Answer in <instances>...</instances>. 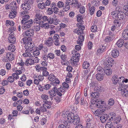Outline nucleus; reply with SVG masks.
Here are the masks:
<instances>
[{"instance_id":"27","label":"nucleus","mask_w":128,"mask_h":128,"mask_svg":"<svg viewBox=\"0 0 128 128\" xmlns=\"http://www.w3.org/2000/svg\"><path fill=\"white\" fill-rule=\"evenodd\" d=\"M100 94L98 92H92L90 93V96L93 98H97L98 97Z\"/></svg>"},{"instance_id":"53","label":"nucleus","mask_w":128,"mask_h":128,"mask_svg":"<svg viewBox=\"0 0 128 128\" xmlns=\"http://www.w3.org/2000/svg\"><path fill=\"white\" fill-rule=\"evenodd\" d=\"M40 54V51L38 50L34 51L33 52V54L34 56H38Z\"/></svg>"},{"instance_id":"38","label":"nucleus","mask_w":128,"mask_h":128,"mask_svg":"<svg viewBox=\"0 0 128 128\" xmlns=\"http://www.w3.org/2000/svg\"><path fill=\"white\" fill-rule=\"evenodd\" d=\"M91 121L90 119L89 118L87 119L86 121V123L88 127L90 128L91 125Z\"/></svg>"},{"instance_id":"3","label":"nucleus","mask_w":128,"mask_h":128,"mask_svg":"<svg viewBox=\"0 0 128 128\" xmlns=\"http://www.w3.org/2000/svg\"><path fill=\"white\" fill-rule=\"evenodd\" d=\"M31 41H27L26 43L25 46L26 49L32 52L34 50L33 48L34 47V45L33 43L31 42ZM24 44L25 43H24Z\"/></svg>"},{"instance_id":"55","label":"nucleus","mask_w":128,"mask_h":128,"mask_svg":"<svg viewBox=\"0 0 128 128\" xmlns=\"http://www.w3.org/2000/svg\"><path fill=\"white\" fill-rule=\"evenodd\" d=\"M85 7L84 6H82L80 8V12L81 14H83L85 12Z\"/></svg>"},{"instance_id":"8","label":"nucleus","mask_w":128,"mask_h":128,"mask_svg":"<svg viewBox=\"0 0 128 128\" xmlns=\"http://www.w3.org/2000/svg\"><path fill=\"white\" fill-rule=\"evenodd\" d=\"M22 7L24 10H29L30 8V4L27 2L23 4L22 5Z\"/></svg>"},{"instance_id":"1","label":"nucleus","mask_w":128,"mask_h":128,"mask_svg":"<svg viewBox=\"0 0 128 128\" xmlns=\"http://www.w3.org/2000/svg\"><path fill=\"white\" fill-rule=\"evenodd\" d=\"M34 33V30L32 29H29L24 32L23 34L25 37L22 39V40L24 43H26L27 41H32V40L31 36H32Z\"/></svg>"},{"instance_id":"39","label":"nucleus","mask_w":128,"mask_h":128,"mask_svg":"<svg viewBox=\"0 0 128 128\" xmlns=\"http://www.w3.org/2000/svg\"><path fill=\"white\" fill-rule=\"evenodd\" d=\"M108 104L110 106H113L114 103V101L113 98L110 99L108 101Z\"/></svg>"},{"instance_id":"37","label":"nucleus","mask_w":128,"mask_h":128,"mask_svg":"<svg viewBox=\"0 0 128 128\" xmlns=\"http://www.w3.org/2000/svg\"><path fill=\"white\" fill-rule=\"evenodd\" d=\"M48 79L50 81H54L56 79L55 76L54 75L50 74L49 76Z\"/></svg>"},{"instance_id":"60","label":"nucleus","mask_w":128,"mask_h":128,"mask_svg":"<svg viewBox=\"0 0 128 128\" xmlns=\"http://www.w3.org/2000/svg\"><path fill=\"white\" fill-rule=\"evenodd\" d=\"M40 29V28L39 25L36 26L34 27V30L36 32L39 31Z\"/></svg>"},{"instance_id":"31","label":"nucleus","mask_w":128,"mask_h":128,"mask_svg":"<svg viewBox=\"0 0 128 128\" xmlns=\"http://www.w3.org/2000/svg\"><path fill=\"white\" fill-rule=\"evenodd\" d=\"M114 25L113 27H118L120 26V23L119 21L117 20H115L114 21Z\"/></svg>"},{"instance_id":"48","label":"nucleus","mask_w":128,"mask_h":128,"mask_svg":"<svg viewBox=\"0 0 128 128\" xmlns=\"http://www.w3.org/2000/svg\"><path fill=\"white\" fill-rule=\"evenodd\" d=\"M36 18H37L39 20H41L42 18V16L40 13H37L36 15Z\"/></svg>"},{"instance_id":"58","label":"nucleus","mask_w":128,"mask_h":128,"mask_svg":"<svg viewBox=\"0 0 128 128\" xmlns=\"http://www.w3.org/2000/svg\"><path fill=\"white\" fill-rule=\"evenodd\" d=\"M51 87V85L50 84H48L45 85L44 86V88L46 90L49 89Z\"/></svg>"},{"instance_id":"34","label":"nucleus","mask_w":128,"mask_h":128,"mask_svg":"<svg viewBox=\"0 0 128 128\" xmlns=\"http://www.w3.org/2000/svg\"><path fill=\"white\" fill-rule=\"evenodd\" d=\"M8 50L12 52H14L15 50V46L14 45L11 44L8 46Z\"/></svg>"},{"instance_id":"26","label":"nucleus","mask_w":128,"mask_h":128,"mask_svg":"<svg viewBox=\"0 0 128 128\" xmlns=\"http://www.w3.org/2000/svg\"><path fill=\"white\" fill-rule=\"evenodd\" d=\"M84 26H80V29L77 30L76 33L77 34L79 35L82 34L83 32V30H84Z\"/></svg>"},{"instance_id":"41","label":"nucleus","mask_w":128,"mask_h":128,"mask_svg":"<svg viewBox=\"0 0 128 128\" xmlns=\"http://www.w3.org/2000/svg\"><path fill=\"white\" fill-rule=\"evenodd\" d=\"M124 88L123 90H119L120 91H121L122 92H124V95L126 96L128 95V90Z\"/></svg>"},{"instance_id":"7","label":"nucleus","mask_w":128,"mask_h":128,"mask_svg":"<svg viewBox=\"0 0 128 128\" xmlns=\"http://www.w3.org/2000/svg\"><path fill=\"white\" fill-rule=\"evenodd\" d=\"M109 36L106 37L105 39V41L106 42L111 41L114 38V37L113 35V34H112L111 32H109Z\"/></svg>"},{"instance_id":"52","label":"nucleus","mask_w":128,"mask_h":128,"mask_svg":"<svg viewBox=\"0 0 128 128\" xmlns=\"http://www.w3.org/2000/svg\"><path fill=\"white\" fill-rule=\"evenodd\" d=\"M28 22V20L26 18L24 17L22 21L21 22L22 24H24L26 23H27Z\"/></svg>"},{"instance_id":"29","label":"nucleus","mask_w":128,"mask_h":128,"mask_svg":"<svg viewBox=\"0 0 128 128\" xmlns=\"http://www.w3.org/2000/svg\"><path fill=\"white\" fill-rule=\"evenodd\" d=\"M116 114L114 112H112L110 114L109 117L110 118V120L111 121H113V120L115 119L116 117Z\"/></svg>"},{"instance_id":"20","label":"nucleus","mask_w":128,"mask_h":128,"mask_svg":"<svg viewBox=\"0 0 128 128\" xmlns=\"http://www.w3.org/2000/svg\"><path fill=\"white\" fill-rule=\"evenodd\" d=\"M118 14V18L120 20H123L124 19V13L123 12L119 11Z\"/></svg>"},{"instance_id":"42","label":"nucleus","mask_w":128,"mask_h":128,"mask_svg":"<svg viewBox=\"0 0 128 128\" xmlns=\"http://www.w3.org/2000/svg\"><path fill=\"white\" fill-rule=\"evenodd\" d=\"M76 54H75L76 57L74 56V58H75L74 59V60H73L74 62H77L79 61V60L78 59V57L80 56V54H78L77 56Z\"/></svg>"},{"instance_id":"64","label":"nucleus","mask_w":128,"mask_h":128,"mask_svg":"<svg viewBox=\"0 0 128 128\" xmlns=\"http://www.w3.org/2000/svg\"><path fill=\"white\" fill-rule=\"evenodd\" d=\"M23 92L25 96H27L29 94V92L28 90L27 89L24 90Z\"/></svg>"},{"instance_id":"10","label":"nucleus","mask_w":128,"mask_h":128,"mask_svg":"<svg viewBox=\"0 0 128 128\" xmlns=\"http://www.w3.org/2000/svg\"><path fill=\"white\" fill-rule=\"evenodd\" d=\"M104 74L105 73L107 75H110L112 74V70L109 68L107 67H104Z\"/></svg>"},{"instance_id":"59","label":"nucleus","mask_w":128,"mask_h":128,"mask_svg":"<svg viewBox=\"0 0 128 128\" xmlns=\"http://www.w3.org/2000/svg\"><path fill=\"white\" fill-rule=\"evenodd\" d=\"M33 58H34V60H33L34 61V63H37L38 62L39 60L38 59V57L34 56Z\"/></svg>"},{"instance_id":"24","label":"nucleus","mask_w":128,"mask_h":128,"mask_svg":"<svg viewBox=\"0 0 128 128\" xmlns=\"http://www.w3.org/2000/svg\"><path fill=\"white\" fill-rule=\"evenodd\" d=\"M124 40L121 38L120 39L116 42V44L118 47H121L124 44Z\"/></svg>"},{"instance_id":"25","label":"nucleus","mask_w":128,"mask_h":128,"mask_svg":"<svg viewBox=\"0 0 128 128\" xmlns=\"http://www.w3.org/2000/svg\"><path fill=\"white\" fill-rule=\"evenodd\" d=\"M34 61L30 59H27L25 62V64L28 66V65H32L34 64Z\"/></svg>"},{"instance_id":"22","label":"nucleus","mask_w":128,"mask_h":128,"mask_svg":"<svg viewBox=\"0 0 128 128\" xmlns=\"http://www.w3.org/2000/svg\"><path fill=\"white\" fill-rule=\"evenodd\" d=\"M16 10H12L10 12L9 15V16L10 18H14L16 15Z\"/></svg>"},{"instance_id":"40","label":"nucleus","mask_w":128,"mask_h":128,"mask_svg":"<svg viewBox=\"0 0 128 128\" xmlns=\"http://www.w3.org/2000/svg\"><path fill=\"white\" fill-rule=\"evenodd\" d=\"M95 9V7L94 6H92L89 10L90 11V14L91 15H92L94 14Z\"/></svg>"},{"instance_id":"14","label":"nucleus","mask_w":128,"mask_h":128,"mask_svg":"<svg viewBox=\"0 0 128 128\" xmlns=\"http://www.w3.org/2000/svg\"><path fill=\"white\" fill-rule=\"evenodd\" d=\"M54 42L53 38L52 37L48 38V40L46 41V44L48 46H50L52 45Z\"/></svg>"},{"instance_id":"61","label":"nucleus","mask_w":128,"mask_h":128,"mask_svg":"<svg viewBox=\"0 0 128 128\" xmlns=\"http://www.w3.org/2000/svg\"><path fill=\"white\" fill-rule=\"evenodd\" d=\"M101 87L100 86H98L97 87H96L94 88V90H95L96 91L100 92L101 90Z\"/></svg>"},{"instance_id":"13","label":"nucleus","mask_w":128,"mask_h":128,"mask_svg":"<svg viewBox=\"0 0 128 128\" xmlns=\"http://www.w3.org/2000/svg\"><path fill=\"white\" fill-rule=\"evenodd\" d=\"M122 37L124 40H127L128 38V29H125L122 33Z\"/></svg>"},{"instance_id":"4","label":"nucleus","mask_w":128,"mask_h":128,"mask_svg":"<svg viewBox=\"0 0 128 128\" xmlns=\"http://www.w3.org/2000/svg\"><path fill=\"white\" fill-rule=\"evenodd\" d=\"M113 62L114 60L111 58L110 57L104 60V64L108 67H111L112 66V62Z\"/></svg>"},{"instance_id":"2","label":"nucleus","mask_w":128,"mask_h":128,"mask_svg":"<svg viewBox=\"0 0 128 128\" xmlns=\"http://www.w3.org/2000/svg\"><path fill=\"white\" fill-rule=\"evenodd\" d=\"M128 81V80L126 78L124 80H120L118 82L119 86L118 88L119 90H123L124 88L126 89L128 88V86L127 85H126L124 84V82L125 83H127Z\"/></svg>"},{"instance_id":"45","label":"nucleus","mask_w":128,"mask_h":128,"mask_svg":"<svg viewBox=\"0 0 128 128\" xmlns=\"http://www.w3.org/2000/svg\"><path fill=\"white\" fill-rule=\"evenodd\" d=\"M47 58H49L50 59H53L54 58V54L52 53H50L47 56Z\"/></svg>"},{"instance_id":"47","label":"nucleus","mask_w":128,"mask_h":128,"mask_svg":"<svg viewBox=\"0 0 128 128\" xmlns=\"http://www.w3.org/2000/svg\"><path fill=\"white\" fill-rule=\"evenodd\" d=\"M112 122H108L105 126L106 128L107 126L108 127H110V126H114Z\"/></svg>"},{"instance_id":"49","label":"nucleus","mask_w":128,"mask_h":128,"mask_svg":"<svg viewBox=\"0 0 128 128\" xmlns=\"http://www.w3.org/2000/svg\"><path fill=\"white\" fill-rule=\"evenodd\" d=\"M8 82H12L14 81V78L13 77L10 76L8 77Z\"/></svg>"},{"instance_id":"9","label":"nucleus","mask_w":128,"mask_h":128,"mask_svg":"<svg viewBox=\"0 0 128 128\" xmlns=\"http://www.w3.org/2000/svg\"><path fill=\"white\" fill-rule=\"evenodd\" d=\"M71 122L74 125L78 124L80 122V118L79 116L77 115H76V117L73 120H71Z\"/></svg>"},{"instance_id":"28","label":"nucleus","mask_w":128,"mask_h":128,"mask_svg":"<svg viewBox=\"0 0 128 128\" xmlns=\"http://www.w3.org/2000/svg\"><path fill=\"white\" fill-rule=\"evenodd\" d=\"M112 80L114 84H116L119 81L118 76L114 75L113 76Z\"/></svg>"},{"instance_id":"63","label":"nucleus","mask_w":128,"mask_h":128,"mask_svg":"<svg viewBox=\"0 0 128 128\" xmlns=\"http://www.w3.org/2000/svg\"><path fill=\"white\" fill-rule=\"evenodd\" d=\"M62 85L64 88H66L67 89H68L69 87L68 84L65 82L62 83Z\"/></svg>"},{"instance_id":"6","label":"nucleus","mask_w":128,"mask_h":128,"mask_svg":"<svg viewBox=\"0 0 128 128\" xmlns=\"http://www.w3.org/2000/svg\"><path fill=\"white\" fill-rule=\"evenodd\" d=\"M105 111L104 109H100L97 110L94 112V114L96 116L100 117L103 114V112Z\"/></svg>"},{"instance_id":"18","label":"nucleus","mask_w":128,"mask_h":128,"mask_svg":"<svg viewBox=\"0 0 128 128\" xmlns=\"http://www.w3.org/2000/svg\"><path fill=\"white\" fill-rule=\"evenodd\" d=\"M119 54L118 51L116 50H113L112 51L111 55L114 58H116Z\"/></svg>"},{"instance_id":"16","label":"nucleus","mask_w":128,"mask_h":128,"mask_svg":"<svg viewBox=\"0 0 128 128\" xmlns=\"http://www.w3.org/2000/svg\"><path fill=\"white\" fill-rule=\"evenodd\" d=\"M104 74L103 73H100L97 74L96 76V79L99 81L102 80L103 79Z\"/></svg>"},{"instance_id":"21","label":"nucleus","mask_w":128,"mask_h":128,"mask_svg":"<svg viewBox=\"0 0 128 128\" xmlns=\"http://www.w3.org/2000/svg\"><path fill=\"white\" fill-rule=\"evenodd\" d=\"M119 12L118 11L115 10L112 12V15L114 18H118Z\"/></svg>"},{"instance_id":"57","label":"nucleus","mask_w":128,"mask_h":128,"mask_svg":"<svg viewBox=\"0 0 128 128\" xmlns=\"http://www.w3.org/2000/svg\"><path fill=\"white\" fill-rule=\"evenodd\" d=\"M52 10H54V13L55 14H57L59 10L56 7H54V8L52 9Z\"/></svg>"},{"instance_id":"19","label":"nucleus","mask_w":128,"mask_h":128,"mask_svg":"<svg viewBox=\"0 0 128 128\" xmlns=\"http://www.w3.org/2000/svg\"><path fill=\"white\" fill-rule=\"evenodd\" d=\"M14 56L10 52L6 54V57L10 61H12L14 59Z\"/></svg>"},{"instance_id":"15","label":"nucleus","mask_w":128,"mask_h":128,"mask_svg":"<svg viewBox=\"0 0 128 128\" xmlns=\"http://www.w3.org/2000/svg\"><path fill=\"white\" fill-rule=\"evenodd\" d=\"M27 23H28L27 24H25L24 26H22V28L23 29H24V28H30L31 26V25L33 23L32 20L31 19L29 20Z\"/></svg>"},{"instance_id":"51","label":"nucleus","mask_w":128,"mask_h":128,"mask_svg":"<svg viewBox=\"0 0 128 128\" xmlns=\"http://www.w3.org/2000/svg\"><path fill=\"white\" fill-rule=\"evenodd\" d=\"M64 5V3L61 1H59L57 4L59 8H61L62 7H63Z\"/></svg>"},{"instance_id":"12","label":"nucleus","mask_w":128,"mask_h":128,"mask_svg":"<svg viewBox=\"0 0 128 128\" xmlns=\"http://www.w3.org/2000/svg\"><path fill=\"white\" fill-rule=\"evenodd\" d=\"M57 89V88L56 87H54L52 90H50L48 92V93L52 96H55L56 94V90Z\"/></svg>"},{"instance_id":"56","label":"nucleus","mask_w":128,"mask_h":128,"mask_svg":"<svg viewBox=\"0 0 128 128\" xmlns=\"http://www.w3.org/2000/svg\"><path fill=\"white\" fill-rule=\"evenodd\" d=\"M84 36L82 35H80L78 37V40L81 42H83L84 41Z\"/></svg>"},{"instance_id":"11","label":"nucleus","mask_w":128,"mask_h":128,"mask_svg":"<svg viewBox=\"0 0 128 128\" xmlns=\"http://www.w3.org/2000/svg\"><path fill=\"white\" fill-rule=\"evenodd\" d=\"M76 115L72 113L71 112L68 114V119L69 122H71V120H72L75 118Z\"/></svg>"},{"instance_id":"36","label":"nucleus","mask_w":128,"mask_h":128,"mask_svg":"<svg viewBox=\"0 0 128 128\" xmlns=\"http://www.w3.org/2000/svg\"><path fill=\"white\" fill-rule=\"evenodd\" d=\"M90 66L89 64L87 62H84L82 64L83 68L84 69H87Z\"/></svg>"},{"instance_id":"44","label":"nucleus","mask_w":128,"mask_h":128,"mask_svg":"<svg viewBox=\"0 0 128 128\" xmlns=\"http://www.w3.org/2000/svg\"><path fill=\"white\" fill-rule=\"evenodd\" d=\"M105 49V47L104 46H102L101 47H100V48L98 50V53H102L104 50Z\"/></svg>"},{"instance_id":"46","label":"nucleus","mask_w":128,"mask_h":128,"mask_svg":"<svg viewBox=\"0 0 128 128\" xmlns=\"http://www.w3.org/2000/svg\"><path fill=\"white\" fill-rule=\"evenodd\" d=\"M97 30L96 26L95 25H94L92 26L91 27V30L93 32H95Z\"/></svg>"},{"instance_id":"17","label":"nucleus","mask_w":128,"mask_h":128,"mask_svg":"<svg viewBox=\"0 0 128 128\" xmlns=\"http://www.w3.org/2000/svg\"><path fill=\"white\" fill-rule=\"evenodd\" d=\"M108 115L106 114H104L100 117V119L102 122L104 123L105 122L108 118Z\"/></svg>"},{"instance_id":"32","label":"nucleus","mask_w":128,"mask_h":128,"mask_svg":"<svg viewBox=\"0 0 128 128\" xmlns=\"http://www.w3.org/2000/svg\"><path fill=\"white\" fill-rule=\"evenodd\" d=\"M38 7L40 9H42L46 8L45 4L44 2H42V3H40L38 5Z\"/></svg>"},{"instance_id":"5","label":"nucleus","mask_w":128,"mask_h":128,"mask_svg":"<svg viewBox=\"0 0 128 128\" xmlns=\"http://www.w3.org/2000/svg\"><path fill=\"white\" fill-rule=\"evenodd\" d=\"M13 33L11 32L9 34L8 38V41L11 43H14L16 41V39L15 37L14 36Z\"/></svg>"},{"instance_id":"33","label":"nucleus","mask_w":128,"mask_h":128,"mask_svg":"<svg viewBox=\"0 0 128 128\" xmlns=\"http://www.w3.org/2000/svg\"><path fill=\"white\" fill-rule=\"evenodd\" d=\"M45 103L43 105L44 108L45 107V106H46L48 109H49L51 107V105L50 104H51V102H48V101H47L46 102H45Z\"/></svg>"},{"instance_id":"54","label":"nucleus","mask_w":128,"mask_h":128,"mask_svg":"<svg viewBox=\"0 0 128 128\" xmlns=\"http://www.w3.org/2000/svg\"><path fill=\"white\" fill-rule=\"evenodd\" d=\"M53 18H51V17H50L48 18V20H47V21H48L49 24H51L53 23Z\"/></svg>"},{"instance_id":"43","label":"nucleus","mask_w":128,"mask_h":128,"mask_svg":"<svg viewBox=\"0 0 128 128\" xmlns=\"http://www.w3.org/2000/svg\"><path fill=\"white\" fill-rule=\"evenodd\" d=\"M104 69L101 66H99L97 68V70L99 72H101V73H104Z\"/></svg>"},{"instance_id":"35","label":"nucleus","mask_w":128,"mask_h":128,"mask_svg":"<svg viewBox=\"0 0 128 128\" xmlns=\"http://www.w3.org/2000/svg\"><path fill=\"white\" fill-rule=\"evenodd\" d=\"M121 119L120 117H117L114 119L113 120L114 123L117 124L120 122Z\"/></svg>"},{"instance_id":"50","label":"nucleus","mask_w":128,"mask_h":128,"mask_svg":"<svg viewBox=\"0 0 128 128\" xmlns=\"http://www.w3.org/2000/svg\"><path fill=\"white\" fill-rule=\"evenodd\" d=\"M70 8V6L69 5L66 4L64 8V11H66L69 10Z\"/></svg>"},{"instance_id":"30","label":"nucleus","mask_w":128,"mask_h":128,"mask_svg":"<svg viewBox=\"0 0 128 128\" xmlns=\"http://www.w3.org/2000/svg\"><path fill=\"white\" fill-rule=\"evenodd\" d=\"M30 52V51L26 49L25 51V52L23 54V56L26 57L30 56L31 55Z\"/></svg>"},{"instance_id":"23","label":"nucleus","mask_w":128,"mask_h":128,"mask_svg":"<svg viewBox=\"0 0 128 128\" xmlns=\"http://www.w3.org/2000/svg\"><path fill=\"white\" fill-rule=\"evenodd\" d=\"M10 6L12 10H14L16 9L17 6H16V2H12L10 4Z\"/></svg>"},{"instance_id":"62","label":"nucleus","mask_w":128,"mask_h":128,"mask_svg":"<svg viewBox=\"0 0 128 128\" xmlns=\"http://www.w3.org/2000/svg\"><path fill=\"white\" fill-rule=\"evenodd\" d=\"M54 99L57 103H58L60 102L61 99L59 97H56Z\"/></svg>"}]
</instances>
